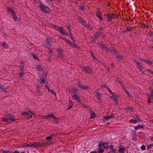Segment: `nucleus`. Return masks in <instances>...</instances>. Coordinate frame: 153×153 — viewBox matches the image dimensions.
<instances>
[{
    "instance_id": "nucleus-1",
    "label": "nucleus",
    "mask_w": 153,
    "mask_h": 153,
    "mask_svg": "<svg viewBox=\"0 0 153 153\" xmlns=\"http://www.w3.org/2000/svg\"><path fill=\"white\" fill-rule=\"evenodd\" d=\"M55 27L56 29L60 31V33L61 34H64L65 35H68V34L65 31L62 27H59L56 26Z\"/></svg>"
},
{
    "instance_id": "nucleus-2",
    "label": "nucleus",
    "mask_w": 153,
    "mask_h": 153,
    "mask_svg": "<svg viewBox=\"0 0 153 153\" xmlns=\"http://www.w3.org/2000/svg\"><path fill=\"white\" fill-rule=\"evenodd\" d=\"M45 118L47 119L49 118H51L54 120V122L56 123H58V120L56 117L54 116L53 114H50L49 115L45 116Z\"/></svg>"
},
{
    "instance_id": "nucleus-3",
    "label": "nucleus",
    "mask_w": 153,
    "mask_h": 153,
    "mask_svg": "<svg viewBox=\"0 0 153 153\" xmlns=\"http://www.w3.org/2000/svg\"><path fill=\"white\" fill-rule=\"evenodd\" d=\"M7 10L10 13H12L13 16V19L15 20H16L18 19L17 17L15 15V12L13 10L9 7L7 8Z\"/></svg>"
},
{
    "instance_id": "nucleus-4",
    "label": "nucleus",
    "mask_w": 153,
    "mask_h": 153,
    "mask_svg": "<svg viewBox=\"0 0 153 153\" xmlns=\"http://www.w3.org/2000/svg\"><path fill=\"white\" fill-rule=\"evenodd\" d=\"M82 70L85 72L88 73H90L92 72V70L89 66L84 67L82 68Z\"/></svg>"
},
{
    "instance_id": "nucleus-5",
    "label": "nucleus",
    "mask_w": 153,
    "mask_h": 153,
    "mask_svg": "<svg viewBox=\"0 0 153 153\" xmlns=\"http://www.w3.org/2000/svg\"><path fill=\"white\" fill-rule=\"evenodd\" d=\"M108 143H105L104 142H101L98 144V146L101 147V146H103L105 149H106L108 147Z\"/></svg>"
},
{
    "instance_id": "nucleus-6",
    "label": "nucleus",
    "mask_w": 153,
    "mask_h": 153,
    "mask_svg": "<svg viewBox=\"0 0 153 153\" xmlns=\"http://www.w3.org/2000/svg\"><path fill=\"white\" fill-rule=\"evenodd\" d=\"M40 7L43 11L46 12L48 13L50 11V10L48 8L46 7H45L44 6L42 5H40Z\"/></svg>"
},
{
    "instance_id": "nucleus-7",
    "label": "nucleus",
    "mask_w": 153,
    "mask_h": 153,
    "mask_svg": "<svg viewBox=\"0 0 153 153\" xmlns=\"http://www.w3.org/2000/svg\"><path fill=\"white\" fill-rule=\"evenodd\" d=\"M125 149L123 148L121 145H120L118 147V152L119 153H125L124 151Z\"/></svg>"
},
{
    "instance_id": "nucleus-8",
    "label": "nucleus",
    "mask_w": 153,
    "mask_h": 153,
    "mask_svg": "<svg viewBox=\"0 0 153 153\" xmlns=\"http://www.w3.org/2000/svg\"><path fill=\"white\" fill-rule=\"evenodd\" d=\"M134 62H135V63L137 65L138 69L140 70V71H143V68L142 65H140L139 63L138 62L136 61H134Z\"/></svg>"
},
{
    "instance_id": "nucleus-9",
    "label": "nucleus",
    "mask_w": 153,
    "mask_h": 153,
    "mask_svg": "<svg viewBox=\"0 0 153 153\" xmlns=\"http://www.w3.org/2000/svg\"><path fill=\"white\" fill-rule=\"evenodd\" d=\"M79 19L80 20V22L82 24V25L86 27H87L88 28L89 27V25H88L86 24L84 20L82 19L81 18H79Z\"/></svg>"
},
{
    "instance_id": "nucleus-10",
    "label": "nucleus",
    "mask_w": 153,
    "mask_h": 153,
    "mask_svg": "<svg viewBox=\"0 0 153 153\" xmlns=\"http://www.w3.org/2000/svg\"><path fill=\"white\" fill-rule=\"evenodd\" d=\"M113 116L112 115H107L106 116H104L103 117V119L105 120H108L110 118H113Z\"/></svg>"
},
{
    "instance_id": "nucleus-11",
    "label": "nucleus",
    "mask_w": 153,
    "mask_h": 153,
    "mask_svg": "<svg viewBox=\"0 0 153 153\" xmlns=\"http://www.w3.org/2000/svg\"><path fill=\"white\" fill-rule=\"evenodd\" d=\"M114 16V14H110L108 15L107 19L108 21H111L112 19L113 18V17Z\"/></svg>"
},
{
    "instance_id": "nucleus-12",
    "label": "nucleus",
    "mask_w": 153,
    "mask_h": 153,
    "mask_svg": "<svg viewBox=\"0 0 153 153\" xmlns=\"http://www.w3.org/2000/svg\"><path fill=\"white\" fill-rule=\"evenodd\" d=\"M22 114L26 115V117H27V119H30L32 117L31 115H29L28 113L26 112L23 113Z\"/></svg>"
},
{
    "instance_id": "nucleus-13",
    "label": "nucleus",
    "mask_w": 153,
    "mask_h": 153,
    "mask_svg": "<svg viewBox=\"0 0 153 153\" xmlns=\"http://www.w3.org/2000/svg\"><path fill=\"white\" fill-rule=\"evenodd\" d=\"M7 117H9L10 120L11 121L14 120L15 119L14 116L12 115L8 114L7 115Z\"/></svg>"
},
{
    "instance_id": "nucleus-14",
    "label": "nucleus",
    "mask_w": 153,
    "mask_h": 153,
    "mask_svg": "<svg viewBox=\"0 0 153 153\" xmlns=\"http://www.w3.org/2000/svg\"><path fill=\"white\" fill-rule=\"evenodd\" d=\"M96 15L97 16L99 19L100 20H102L103 19L101 17V15L100 14V11H98L97 12Z\"/></svg>"
},
{
    "instance_id": "nucleus-15",
    "label": "nucleus",
    "mask_w": 153,
    "mask_h": 153,
    "mask_svg": "<svg viewBox=\"0 0 153 153\" xmlns=\"http://www.w3.org/2000/svg\"><path fill=\"white\" fill-rule=\"evenodd\" d=\"M72 97L76 100H78L79 102V96H78L76 94H74L72 96Z\"/></svg>"
},
{
    "instance_id": "nucleus-16",
    "label": "nucleus",
    "mask_w": 153,
    "mask_h": 153,
    "mask_svg": "<svg viewBox=\"0 0 153 153\" xmlns=\"http://www.w3.org/2000/svg\"><path fill=\"white\" fill-rule=\"evenodd\" d=\"M109 148L111 150V152L113 153H116V150L114 149L113 146L112 145H110L109 146Z\"/></svg>"
},
{
    "instance_id": "nucleus-17",
    "label": "nucleus",
    "mask_w": 153,
    "mask_h": 153,
    "mask_svg": "<svg viewBox=\"0 0 153 153\" xmlns=\"http://www.w3.org/2000/svg\"><path fill=\"white\" fill-rule=\"evenodd\" d=\"M33 146H34L35 147H40L42 146V145L40 143H36L34 144Z\"/></svg>"
},
{
    "instance_id": "nucleus-18",
    "label": "nucleus",
    "mask_w": 153,
    "mask_h": 153,
    "mask_svg": "<svg viewBox=\"0 0 153 153\" xmlns=\"http://www.w3.org/2000/svg\"><path fill=\"white\" fill-rule=\"evenodd\" d=\"M111 98L112 100L115 102H116L117 101V98L116 96L113 95L111 97Z\"/></svg>"
},
{
    "instance_id": "nucleus-19",
    "label": "nucleus",
    "mask_w": 153,
    "mask_h": 153,
    "mask_svg": "<svg viewBox=\"0 0 153 153\" xmlns=\"http://www.w3.org/2000/svg\"><path fill=\"white\" fill-rule=\"evenodd\" d=\"M138 120L131 119L130 120V122L131 123H137Z\"/></svg>"
},
{
    "instance_id": "nucleus-20",
    "label": "nucleus",
    "mask_w": 153,
    "mask_h": 153,
    "mask_svg": "<svg viewBox=\"0 0 153 153\" xmlns=\"http://www.w3.org/2000/svg\"><path fill=\"white\" fill-rule=\"evenodd\" d=\"M2 46L4 48L7 49L8 47V45L5 42H3L2 44Z\"/></svg>"
},
{
    "instance_id": "nucleus-21",
    "label": "nucleus",
    "mask_w": 153,
    "mask_h": 153,
    "mask_svg": "<svg viewBox=\"0 0 153 153\" xmlns=\"http://www.w3.org/2000/svg\"><path fill=\"white\" fill-rule=\"evenodd\" d=\"M66 27L68 29V31L70 32V33H71L70 32V25L69 23H68L66 25Z\"/></svg>"
},
{
    "instance_id": "nucleus-22",
    "label": "nucleus",
    "mask_w": 153,
    "mask_h": 153,
    "mask_svg": "<svg viewBox=\"0 0 153 153\" xmlns=\"http://www.w3.org/2000/svg\"><path fill=\"white\" fill-rule=\"evenodd\" d=\"M104 152V150L102 148H101L100 147H99V151H98V153H102Z\"/></svg>"
},
{
    "instance_id": "nucleus-23",
    "label": "nucleus",
    "mask_w": 153,
    "mask_h": 153,
    "mask_svg": "<svg viewBox=\"0 0 153 153\" xmlns=\"http://www.w3.org/2000/svg\"><path fill=\"white\" fill-rule=\"evenodd\" d=\"M65 42L67 43L70 46H72V44L71 43V42L68 39L65 40Z\"/></svg>"
},
{
    "instance_id": "nucleus-24",
    "label": "nucleus",
    "mask_w": 153,
    "mask_h": 153,
    "mask_svg": "<svg viewBox=\"0 0 153 153\" xmlns=\"http://www.w3.org/2000/svg\"><path fill=\"white\" fill-rule=\"evenodd\" d=\"M47 88H48V91H50L52 94H55V95H56V93L53 91V90L50 89L48 87Z\"/></svg>"
},
{
    "instance_id": "nucleus-25",
    "label": "nucleus",
    "mask_w": 153,
    "mask_h": 153,
    "mask_svg": "<svg viewBox=\"0 0 153 153\" xmlns=\"http://www.w3.org/2000/svg\"><path fill=\"white\" fill-rule=\"evenodd\" d=\"M96 117V114L94 113H93L90 116L91 119H93Z\"/></svg>"
},
{
    "instance_id": "nucleus-26",
    "label": "nucleus",
    "mask_w": 153,
    "mask_h": 153,
    "mask_svg": "<svg viewBox=\"0 0 153 153\" xmlns=\"http://www.w3.org/2000/svg\"><path fill=\"white\" fill-rule=\"evenodd\" d=\"M2 120L4 122H7L8 121V118H3Z\"/></svg>"
},
{
    "instance_id": "nucleus-27",
    "label": "nucleus",
    "mask_w": 153,
    "mask_h": 153,
    "mask_svg": "<svg viewBox=\"0 0 153 153\" xmlns=\"http://www.w3.org/2000/svg\"><path fill=\"white\" fill-rule=\"evenodd\" d=\"M98 46L100 48H104V47L103 45L102 44H101L100 43L99 44Z\"/></svg>"
},
{
    "instance_id": "nucleus-28",
    "label": "nucleus",
    "mask_w": 153,
    "mask_h": 153,
    "mask_svg": "<svg viewBox=\"0 0 153 153\" xmlns=\"http://www.w3.org/2000/svg\"><path fill=\"white\" fill-rule=\"evenodd\" d=\"M57 52L59 53H62V49H58L57 50Z\"/></svg>"
},
{
    "instance_id": "nucleus-29",
    "label": "nucleus",
    "mask_w": 153,
    "mask_h": 153,
    "mask_svg": "<svg viewBox=\"0 0 153 153\" xmlns=\"http://www.w3.org/2000/svg\"><path fill=\"white\" fill-rule=\"evenodd\" d=\"M141 148L142 150H144L145 149L146 147L145 146L142 145L141 146Z\"/></svg>"
},
{
    "instance_id": "nucleus-30",
    "label": "nucleus",
    "mask_w": 153,
    "mask_h": 153,
    "mask_svg": "<svg viewBox=\"0 0 153 153\" xmlns=\"http://www.w3.org/2000/svg\"><path fill=\"white\" fill-rule=\"evenodd\" d=\"M97 97L98 99H100V94L99 93H97Z\"/></svg>"
},
{
    "instance_id": "nucleus-31",
    "label": "nucleus",
    "mask_w": 153,
    "mask_h": 153,
    "mask_svg": "<svg viewBox=\"0 0 153 153\" xmlns=\"http://www.w3.org/2000/svg\"><path fill=\"white\" fill-rule=\"evenodd\" d=\"M33 58L34 59L36 60H38V58L35 55H33Z\"/></svg>"
},
{
    "instance_id": "nucleus-32",
    "label": "nucleus",
    "mask_w": 153,
    "mask_h": 153,
    "mask_svg": "<svg viewBox=\"0 0 153 153\" xmlns=\"http://www.w3.org/2000/svg\"><path fill=\"white\" fill-rule=\"evenodd\" d=\"M52 139V137L51 136L48 137L46 138V139L48 140L50 139Z\"/></svg>"
},
{
    "instance_id": "nucleus-33",
    "label": "nucleus",
    "mask_w": 153,
    "mask_h": 153,
    "mask_svg": "<svg viewBox=\"0 0 153 153\" xmlns=\"http://www.w3.org/2000/svg\"><path fill=\"white\" fill-rule=\"evenodd\" d=\"M152 147V144H150L148 145L147 147V149H148Z\"/></svg>"
},
{
    "instance_id": "nucleus-34",
    "label": "nucleus",
    "mask_w": 153,
    "mask_h": 153,
    "mask_svg": "<svg viewBox=\"0 0 153 153\" xmlns=\"http://www.w3.org/2000/svg\"><path fill=\"white\" fill-rule=\"evenodd\" d=\"M125 91L128 95V96H130V94H129V93L128 92V91L127 90L125 89Z\"/></svg>"
},
{
    "instance_id": "nucleus-35",
    "label": "nucleus",
    "mask_w": 153,
    "mask_h": 153,
    "mask_svg": "<svg viewBox=\"0 0 153 153\" xmlns=\"http://www.w3.org/2000/svg\"><path fill=\"white\" fill-rule=\"evenodd\" d=\"M10 152L9 151H4L3 152V153H10Z\"/></svg>"
},
{
    "instance_id": "nucleus-36",
    "label": "nucleus",
    "mask_w": 153,
    "mask_h": 153,
    "mask_svg": "<svg viewBox=\"0 0 153 153\" xmlns=\"http://www.w3.org/2000/svg\"><path fill=\"white\" fill-rule=\"evenodd\" d=\"M23 75H24V74L23 73H20V74H19L20 76V77L23 76Z\"/></svg>"
},
{
    "instance_id": "nucleus-37",
    "label": "nucleus",
    "mask_w": 153,
    "mask_h": 153,
    "mask_svg": "<svg viewBox=\"0 0 153 153\" xmlns=\"http://www.w3.org/2000/svg\"><path fill=\"white\" fill-rule=\"evenodd\" d=\"M79 87L80 88H84L85 89H87V87H82V86H79Z\"/></svg>"
},
{
    "instance_id": "nucleus-38",
    "label": "nucleus",
    "mask_w": 153,
    "mask_h": 153,
    "mask_svg": "<svg viewBox=\"0 0 153 153\" xmlns=\"http://www.w3.org/2000/svg\"><path fill=\"white\" fill-rule=\"evenodd\" d=\"M90 153H97V152L96 151H93L91 152Z\"/></svg>"
},
{
    "instance_id": "nucleus-39",
    "label": "nucleus",
    "mask_w": 153,
    "mask_h": 153,
    "mask_svg": "<svg viewBox=\"0 0 153 153\" xmlns=\"http://www.w3.org/2000/svg\"><path fill=\"white\" fill-rule=\"evenodd\" d=\"M108 91H109L111 93H112V92L111 91V90L109 89V88H108Z\"/></svg>"
},
{
    "instance_id": "nucleus-40",
    "label": "nucleus",
    "mask_w": 153,
    "mask_h": 153,
    "mask_svg": "<svg viewBox=\"0 0 153 153\" xmlns=\"http://www.w3.org/2000/svg\"><path fill=\"white\" fill-rule=\"evenodd\" d=\"M146 62L147 63H148L149 64H150L151 63V62L150 61H147Z\"/></svg>"
},
{
    "instance_id": "nucleus-41",
    "label": "nucleus",
    "mask_w": 153,
    "mask_h": 153,
    "mask_svg": "<svg viewBox=\"0 0 153 153\" xmlns=\"http://www.w3.org/2000/svg\"><path fill=\"white\" fill-rule=\"evenodd\" d=\"M13 153H19V152L18 151H15Z\"/></svg>"
},
{
    "instance_id": "nucleus-42",
    "label": "nucleus",
    "mask_w": 153,
    "mask_h": 153,
    "mask_svg": "<svg viewBox=\"0 0 153 153\" xmlns=\"http://www.w3.org/2000/svg\"><path fill=\"white\" fill-rule=\"evenodd\" d=\"M61 38L62 39L64 40H65H65H67V39H66L65 38H63L62 37Z\"/></svg>"
},
{
    "instance_id": "nucleus-43",
    "label": "nucleus",
    "mask_w": 153,
    "mask_h": 153,
    "mask_svg": "<svg viewBox=\"0 0 153 153\" xmlns=\"http://www.w3.org/2000/svg\"><path fill=\"white\" fill-rule=\"evenodd\" d=\"M72 107V106L70 105V106L68 108V109H70Z\"/></svg>"
},
{
    "instance_id": "nucleus-44",
    "label": "nucleus",
    "mask_w": 153,
    "mask_h": 153,
    "mask_svg": "<svg viewBox=\"0 0 153 153\" xmlns=\"http://www.w3.org/2000/svg\"><path fill=\"white\" fill-rule=\"evenodd\" d=\"M147 70L149 72H151V70L149 69H147Z\"/></svg>"
},
{
    "instance_id": "nucleus-45",
    "label": "nucleus",
    "mask_w": 153,
    "mask_h": 153,
    "mask_svg": "<svg viewBox=\"0 0 153 153\" xmlns=\"http://www.w3.org/2000/svg\"><path fill=\"white\" fill-rule=\"evenodd\" d=\"M130 28V27H128L127 28V29L128 30H131V29Z\"/></svg>"
},
{
    "instance_id": "nucleus-46",
    "label": "nucleus",
    "mask_w": 153,
    "mask_h": 153,
    "mask_svg": "<svg viewBox=\"0 0 153 153\" xmlns=\"http://www.w3.org/2000/svg\"><path fill=\"white\" fill-rule=\"evenodd\" d=\"M48 0L49 1H54V0Z\"/></svg>"
},
{
    "instance_id": "nucleus-47",
    "label": "nucleus",
    "mask_w": 153,
    "mask_h": 153,
    "mask_svg": "<svg viewBox=\"0 0 153 153\" xmlns=\"http://www.w3.org/2000/svg\"><path fill=\"white\" fill-rule=\"evenodd\" d=\"M77 90L76 89L74 88V91H76Z\"/></svg>"
},
{
    "instance_id": "nucleus-48",
    "label": "nucleus",
    "mask_w": 153,
    "mask_h": 153,
    "mask_svg": "<svg viewBox=\"0 0 153 153\" xmlns=\"http://www.w3.org/2000/svg\"><path fill=\"white\" fill-rule=\"evenodd\" d=\"M151 72L153 74V71H151Z\"/></svg>"
},
{
    "instance_id": "nucleus-49",
    "label": "nucleus",
    "mask_w": 153,
    "mask_h": 153,
    "mask_svg": "<svg viewBox=\"0 0 153 153\" xmlns=\"http://www.w3.org/2000/svg\"><path fill=\"white\" fill-rule=\"evenodd\" d=\"M20 153H25V152H21Z\"/></svg>"
},
{
    "instance_id": "nucleus-50",
    "label": "nucleus",
    "mask_w": 153,
    "mask_h": 153,
    "mask_svg": "<svg viewBox=\"0 0 153 153\" xmlns=\"http://www.w3.org/2000/svg\"><path fill=\"white\" fill-rule=\"evenodd\" d=\"M93 57H94V59H95V58H94V56H93Z\"/></svg>"
},
{
    "instance_id": "nucleus-51",
    "label": "nucleus",
    "mask_w": 153,
    "mask_h": 153,
    "mask_svg": "<svg viewBox=\"0 0 153 153\" xmlns=\"http://www.w3.org/2000/svg\"><path fill=\"white\" fill-rule=\"evenodd\" d=\"M116 81L118 82V80H116Z\"/></svg>"
},
{
    "instance_id": "nucleus-52",
    "label": "nucleus",
    "mask_w": 153,
    "mask_h": 153,
    "mask_svg": "<svg viewBox=\"0 0 153 153\" xmlns=\"http://www.w3.org/2000/svg\"><path fill=\"white\" fill-rule=\"evenodd\" d=\"M152 146L153 147V144H152Z\"/></svg>"
},
{
    "instance_id": "nucleus-53",
    "label": "nucleus",
    "mask_w": 153,
    "mask_h": 153,
    "mask_svg": "<svg viewBox=\"0 0 153 153\" xmlns=\"http://www.w3.org/2000/svg\"><path fill=\"white\" fill-rule=\"evenodd\" d=\"M108 153H111V152H109Z\"/></svg>"
}]
</instances>
